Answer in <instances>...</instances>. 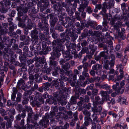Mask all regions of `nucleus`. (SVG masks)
Segmentation results:
<instances>
[{
    "mask_svg": "<svg viewBox=\"0 0 129 129\" xmlns=\"http://www.w3.org/2000/svg\"><path fill=\"white\" fill-rule=\"evenodd\" d=\"M110 62V65L111 67L113 66L115 63V58L114 55L113 54H111L110 56L108 57Z\"/></svg>",
    "mask_w": 129,
    "mask_h": 129,
    "instance_id": "7",
    "label": "nucleus"
},
{
    "mask_svg": "<svg viewBox=\"0 0 129 129\" xmlns=\"http://www.w3.org/2000/svg\"><path fill=\"white\" fill-rule=\"evenodd\" d=\"M108 47L107 46L104 45L103 47V50L104 51H106L105 52L108 54H109Z\"/></svg>",
    "mask_w": 129,
    "mask_h": 129,
    "instance_id": "47",
    "label": "nucleus"
},
{
    "mask_svg": "<svg viewBox=\"0 0 129 129\" xmlns=\"http://www.w3.org/2000/svg\"><path fill=\"white\" fill-rule=\"evenodd\" d=\"M2 65L3 62L1 61H0V71L4 72V70H5L6 69H7V68L6 67H4L2 66Z\"/></svg>",
    "mask_w": 129,
    "mask_h": 129,
    "instance_id": "32",
    "label": "nucleus"
},
{
    "mask_svg": "<svg viewBox=\"0 0 129 129\" xmlns=\"http://www.w3.org/2000/svg\"><path fill=\"white\" fill-rule=\"evenodd\" d=\"M38 33L37 30L35 29L31 31V36H35V35H37Z\"/></svg>",
    "mask_w": 129,
    "mask_h": 129,
    "instance_id": "34",
    "label": "nucleus"
},
{
    "mask_svg": "<svg viewBox=\"0 0 129 129\" xmlns=\"http://www.w3.org/2000/svg\"><path fill=\"white\" fill-rule=\"evenodd\" d=\"M127 56L125 55L124 57L122 60V62L124 66L126 63L127 60Z\"/></svg>",
    "mask_w": 129,
    "mask_h": 129,
    "instance_id": "37",
    "label": "nucleus"
},
{
    "mask_svg": "<svg viewBox=\"0 0 129 129\" xmlns=\"http://www.w3.org/2000/svg\"><path fill=\"white\" fill-rule=\"evenodd\" d=\"M124 112L122 110H121L119 113L118 117H119L120 118V117L124 115Z\"/></svg>",
    "mask_w": 129,
    "mask_h": 129,
    "instance_id": "56",
    "label": "nucleus"
},
{
    "mask_svg": "<svg viewBox=\"0 0 129 129\" xmlns=\"http://www.w3.org/2000/svg\"><path fill=\"white\" fill-rule=\"evenodd\" d=\"M119 36L121 39L123 40L125 39L126 37V36L125 34H119Z\"/></svg>",
    "mask_w": 129,
    "mask_h": 129,
    "instance_id": "49",
    "label": "nucleus"
},
{
    "mask_svg": "<svg viewBox=\"0 0 129 129\" xmlns=\"http://www.w3.org/2000/svg\"><path fill=\"white\" fill-rule=\"evenodd\" d=\"M25 83V81L22 79H21L19 80L17 83V86L18 87H19L21 85H23Z\"/></svg>",
    "mask_w": 129,
    "mask_h": 129,
    "instance_id": "30",
    "label": "nucleus"
},
{
    "mask_svg": "<svg viewBox=\"0 0 129 129\" xmlns=\"http://www.w3.org/2000/svg\"><path fill=\"white\" fill-rule=\"evenodd\" d=\"M96 128L97 129H101V126L99 124L95 122H91V129H95Z\"/></svg>",
    "mask_w": 129,
    "mask_h": 129,
    "instance_id": "12",
    "label": "nucleus"
},
{
    "mask_svg": "<svg viewBox=\"0 0 129 129\" xmlns=\"http://www.w3.org/2000/svg\"><path fill=\"white\" fill-rule=\"evenodd\" d=\"M122 56V55L121 53V52H117L116 53V56L117 58H121Z\"/></svg>",
    "mask_w": 129,
    "mask_h": 129,
    "instance_id": "46",
    "label": "nucleus"
},
{
    "mask_svg": "<svg viewBox=\"0 0 129 129\" xmlns=\"http://www.w3.org/2000/svg\"><path fill=\"white\" fill-rule=\"evenodd\" d=\"M112 116L115 118V120L116 121H118L119 119V118L118 117L116 113H113Z\"/></svg>",
    "mask_w": 129,
    "mask_h": 129,
    "instance_id": "48",
    "label": "nucleus"
},
{
    "mask_svg": "<svg viewBox=\"0 0 129 129\" xmlns=\"http://www.w3.org/2000/svg\"><path fill=\"white\" fill-rule=\"evenodd\" d=\"M103 4L102 5H101V4H98L96 5V8L99 10H100L102 8V11H103L104 13H106V12H104L103 10Z\"/></svg>",
    "mask_w": 129,
    "mask_h": 129,
    "instance_id": "35",
    "label": "nucleus"
},
{
    "mask_svg": "<svg viewBox=\"0 0 129 129\" xmlns=\"http://www.w3.org/2000/svg\"><path fill=\"white\" fill-rule=\"evenodd\" d=\"M71 56L70 55V52L69 51H66L63 55L64 57L66 58H68Z\"/></svg>",
    "mask_w": 129,
    "mask_h": 129,
    "instance_id": "39",
    "label": "nucleus"
},
{
    "mask_svg": "<svg viewBox=\"0 0 129 129\" xmlns=\"http://www.w3.org/2000/svg\"><path fill=\"white\" fill-rule=\"evenodd\" d=\"M32 38V42L33 45H36L38 43L39 38L38 35L31 36Z\"/></svg>",
    "mask_w": 129,
    "mask_h": 129,
    "instance_id": "13",
    "label": "nucleus"
},
{
    "mask_svg": "<svg viewBox=\"0 0 129 129\" xmlns=\"http://www.w3.org/2000/svg\"><path fill=\"white\" fill-rule=\"evenodd\" d=\"M117 67L118 69H119V71L120 72V74L117 76L123 77V67L122 64L120 63L119 64H118L117 66Z\"/></svg>",
    "mask_w": 129,
    "mask_h": 129,
    "instance_id": "11",
    "label": "nucleus"
},
{
    "mask_svg": "<svg viewBox=\"0 0 129 129\" xmlns=\"http://www.w3.org/2000/svg\"><path fill=\"white\" fill-rule=\"evenodd\" d=\"M86 7L84 5H80V7L78 8L79 11L80 12H82L84 11V9Z\"/></svg>",
    "mask_w": 129,
    "mask_h": 129,
    "instance_id": "38",
    "label": "nucleus"
},
{
    "mask_svg": "<svg viewBox=\"0 0 129 129\" xmlns=\"http://www.w3.org/2000/svg\"><path fill=\"white\" fill-rule=\"evenodd\" d=\"M47 101L48 103L50 104H55L56 102V101H54L53 98H52L47 100Z\"/></svg>",
    "mask_w": 129,
    "mask_h": 129,
    "instance_id": "31",
    "label": "nucleus"
},
{
    "mask_svg": "<svg viewBox=\"0 0 129 129\" xmlns=\"http://www.w3.org/2000/svg\"><path fill=\"white\" fill-rule=\"evenodd\" d=\"M60 76H61V78L60 79L61 81V80H64L65 81H66L68 80V78L64 76H63L62 75H60Z\"/></svg>",
    "mask_w": 129,
    "mask_h": 129,
    "instance_id": "61",
    "label": "nucleus"
},
{
    "mask_svg": "<svg viewBox=\"0 0 129 129\" xmlns=\"http://www.w3.org/2000/svg\"><path fill=\"white\" fill-rule=\"evenodd\" d=\"M74 120V121H77L78 120V112H76L73 114Z\"/></svg>",
    "mask_w": 129,
    "mask_h": 129,
    "instance_id": "52",
    "label": "nucleus"
},
{
    "mask_svg": "<svg viewBox=\"0 0 129 129\" xmlns=\"http://www.w3.org/2000/svg\"><path fill=\"white\" fill-rule=\"evenodd\" d=\"M61 80L60 79H57L56 80H54L52 81L53 84L56 87H58L59 86Z\"/></svg>",
    "mask_w": 129,
    "mask_h": 129,
    "instance_id": "19",
    "label": "nucleus"
},
{
    "mask_svg": "<svg viewBox=\"0 0 129 129\" xmlns=\"http://www.w3.org/2000/svg\"><path fill=\"white\" fill-rule=\"evenodd\" d=\"M50 64L53 66H55L57 64V62L56 61H53L52 60H51L50 61Z\"/></svg>",
    "mask_w": 129,
    "mask_h": 129,
    "instance_id": "62",
    "label": "nucleus"
},
{
    "mask_svg": "<svg viewBox=\"0 0 129 129\" xmlns=\"http://www.w3.org/2000/svg\"><path fill=\"white\" fill-rule=\"evenodd\" d=\"M4 57L6 61H9L11 57L9 55L5 54L4 55Z\"/></svg>",
    "mask_w": 129,
    "mask_h": 129,
    "instance_id": "41",
    "label": "nucleus"
},
{
    "mask_svg": "<svg viewBox=\"0 0 129 129\" xmlns=\"http://www.w3.org/2000/svg\"><path fill=\"white\" fill-rule=\"evenodd\" d=\"M53 55L55 56V58H58L60 55V54L59 52H57V49L55 47H53Z\"/></svg>",
    "mask_w": 129,
    "mask_h": 129,
    "instance_id": "15",
    "label": "nucleus"
},
{
    "mask_svg": "<svg viewBox=\"0 0 129 129\" xmlns=\"http://www.w3.org/2000/svg\"><path fill=\"white\" fill-rule=\"evenodd\" d=\"M17 25L16 24L10 26L9 27V34H10V33H12L14 31V29L16 28Z\"/></svg>",
    "mask_w": 129,
    "mask_h": 129,
    "instance_id": "22",
    "label": "nucleus"
},
{
    "mask_svg": "<svg viewBox=\"0 0 129 129\" xmlns=\"http://www.w3.org/2000/svg\"><path fill=\"white\" fill-rule=\"evenodd\" d=\"M98 89H97L95 88L93 90L92 93L94 95H96L98 93Z\"/></svg>",
    "mask_w": 129,
    "mask_h": 129,
    "instance_id": "50",
    "label": "nucleus"
},
{
    "mask_svg": "<svg viewBox=\"0 0 129 129\" xmlns=\"http://www.w3.org/2000/svg\"><path fill=\"white\" fill-rule=\"evenodd\" d=\"M110 88V86L107 84H104L102 85L101 88L105 89L107 90Z\"/></svg>",
    "mask_w": 129,
    "mask_h": 129,
    "instance_id": "33",
    "label": "nucleus"
},
{
    "mask_svg": "<svg viewBox=\"0 0 129 129\" xmlns=\"http://www.w3.org/2000/svg\"><path fill=\"white\" fill-rule=\"evenodd\" d=\"M88 71H84L82 72V74L85 78H88L89 77V74L87 73Z\"/></svg>",
    "mask_w": 129,
    "mask_h": 129,
    "instance_id": "45",
    "label": "nucleus"
},
{
    "mask_svg": "<svg viewBox=\"0 0 129 129\" xmlns=\"http://www.w3.org/2000/svg\"><path fill=\"white\" fill-rule=\"evenodd\" d=\"M32 71V70H30V71L29 72V79L30 81V84H32L33 83V82L34 80V75L32 74H30V72H31Z\"/></svg>",
    "mask_w": 129,
    "mask_h": 129,
    "instance_id": "24",
    "label": "nucleus"
},
{
    "mask_svg": "<svg viewBox=\"0 0 129 129\" xmlns=\"http://www.w3.org/2000/svg\"><path fill=\"white\" fill-rule=\"evenodd\" d=\"M88 24L92 28L94 29H95V27L97 25L96 23L92 21H89L88 22Z\"/></svg>",
    "mask_w": 129,
    "mask_h": 129,
    "instance_id": "23",
    "label": "nucleus"
},
{
    "mask_svg": "<svg viewBox=\"0 0 129 129\" xmlns=\"http://www.w3.org/2000/svg\"><path fill=\"white\" fill-rule=\"evenodd\" d=\"M102 109L101 106H99L98 107H94L92 109V111L94 113V114L98 113L100 114Z\"/></svg>",
    "mask_w": 129,
    "mask_h": 129,
    "instance_id": "9",
    "label": "nucleus"
},
{
    "mask_svg": "<svg viewBox=\"0 0 129 129\" xmlns=\"http://www.w3.org/2000/svg\"><path fill=\"white\" fill-rule=\"evenodd\" d=\"M105 53L106 52L104 51L101 52L100 53L99 55L101 56V57H104V59H106L108 58V56L105 55Z\"/></svg>",
    "mask_w": 129,
    "mask_h": 129,
    "instance_id": "26",
    "label": "nucleus"
},
{
    "mask_svg": "<svg viewBox=\"0 0 129 129\" xmlns=\"http://www.w3.org/2000/svg\"><path fill=\"white\" fill-rule=\"evenodd\" d=\"M79 79L80 80H85V77L83 75H80L79 76Z\"/></svg>",
    "mask_w": 129,
    "mask_h": 129,
    "instance_id": "60",
    "label": "nucleus"
},
{
    "mask_svg": "<svg viewBox=\"0 0 129 129\" xmlns=\"http://www.w3.org/2000/svg\"><path fill=\"white\" fill-rule=\"evenodd\" d=\"M100 94L103 97L106 98H107L108 97H109V95L107 93L106 91H104L103 90H101L100 92Z\"/></svg>",
    "mask_w": 129,
    "mask_h": 129,
    "instance_id": "18",
    "label": "nucleus"
},
{
    "mask_svg": "<svg viewBox=\"0 0 129 129\" xmlns=\"http://www.w3.org/2000/svg\"><path fill=\"white\" fill-rule=\"evenodd\" d=\"M62 67L65 70H67L69 69L70 65L69 63H66L63 65Z\"/></svg>",
    "mask_w": 129,
    "mask_h": 129,
    "instance_id": "29",
    "label": "nucleus"
},
{
    "mask_svg": "<svg viewBox=\"0 0 129 129\" xmlns=\"http://www.w3.org/2000/svg\"><path fill=\"white\" fill-rule=\"evenodd\" d=\"M124 19L125 20H127L128 18L126 16L123 15V16H119L117 15H116L112 18L110 22V25H113L115 21L117 20H120L121 19Z\"/></svg>",
    "mask_w": 129,
    "mask_h": 129,
    "instance_id": "3",
    "label": "nucleus"
},
{
    "mask_svg": "<svg viewBox=\"0 0 129 129\" xmlns=\"http://www.w3.org/2000/svg\"><path fill=\"white\" fill-rule=\"evenodd\" d=\"M123 77L117 76L115 79L113 80V81L115 83L112 86L113 89L118 93H122L124 91L123 87L125 84V80H122L119 83V81L123 78Z\"/></svg>",
    "mask_w": 129,
    "mask_h": 129,
    "instance_id": "1",
    "label": "nucleus"
},
{
    "mask_svg": "<svg viewBox=\"0 0 129 129\" xmlns=\"http://www.w3.org/2000/svg\"><path fill=\"white\" fill-rule=\"evenodd\" d=\"M25 107L27 111L28 112H32L31 108L30 107H28L27 106H25Z\"/></svg>",
    "mask_w": 129,
    "mask_h": 129,
    "instance_id": "51",
    "label": "nucleus"
},
{
    "mask_svg": "<svg viewBox=\"0 0 129 129\" xmlns=\"http://www.w3.org/2000/svg\"><path fill=\"white\" fill-rule=\"evenodd\" d=\"M95 70L93 69L91 70L89 72L90 75L92 76H95V73H96V71H95Z\"/></svg>",
    "mask_w": 129,
    "mask_h": 129,
    "instance_id": "53",
    "label": "nucleus"
},
{
    "mask_svg": "<svg viewBox=\"0 0 129 129\" xmlns=\"http://www.w3.org/2000/svg\"><path fill=\"white\" fill-rule=\"evenodd\" d=\"M81 44L82 46L83 47L87 45V43L86 41L85 40H84L81 43Z\"/></svg>",
    "mask_w": 129,
    "mask_h": 129,
    "instance_id": "58",
    "label": "nucleus"
},
{
    "mask_svg": "<svg viewBox=\"0 0 129 129\" xmlns=\"http://www.w3.org/2000/svg\"><path fill=\"white\" fill-rule=\"evenodd\" d=\"M38 25L42 30L44 29L47 26V24H45L42 22L39 23Z\"/></svg>",
    "mask_w": 129,
    "mask_h": 129,
    "instance_id": "16",
    "label": "nucleus"
},
{
    "mask_svg": "<svg viewBox=\"0 0 129 129\" xmlns=\"http://www.w3.org/2000/svg\"><path fill=\"white\" fill-rule=\"evenodd\" d=\"M88 66V63H85L83 64V67L84 69V71H88V69L87 68Z\"/></svg>",
    "mask_w": 129,
    "mask_h": 129,
    "instance_id": "43",
    "label": "nucleus"
},
{
    "mask_svg": "<svg viewBox=\"0 0 129 129\" xmlns=\"http://www.w3.org/2000/svg\"><path fill=\"white\" fill-rule=\"evenodd\" d=\"M89 47V48L93 52H94V51L96 49V47L92 45H90Z\"/></svg>",
    "mask_w": 129,
    "mask_h": 129,
    "instance_id": "40",
    "label": "nucleus"
},
{
    "mask_svg": "<svg viewBox=\"0 0 129 129\" xmlns=\"http://www.w3.org/2000/svg\"><path fill=\"white\" fill-rule=\"evenodd\" d=\"M109 104L113 105L115 103V101L114 99H112L111 98H108L106 99Z\"/></svg>",
    "mask_w": 129,
    "mask_h": 129,
    "instance_id": "21",
    "label": "nucleus"
},
{
    "mask_svg": "<svg viewBox=\"0 0 129 129\" xmlns=\"http://www.w3.org/2000/svg\"><path fill=\"white\" fill-rule=\"evenodd\" d=\"M120 20H117V22L115 23V21L113 25H114V27L115 28L117 29L121 27L122 26V23L120 22Z\"/></svg>",
    "mask_w": 129,
    "mask_h": 129,
    "instance_id": "14",
    "label": "nucleus"
},
{
    "mask_svg": "<svg viewBox=\"0 0 129 129\" xmlns=\"http://www.w3.org/2000/svg\"><path fill=\"white\" fill-rule=\"evenodd\" d=\"M104 38V39L106 40L105 41V42L108 43L109 44H111V40L112 39V38L110 36L109 33H107L105 35Z\"/></svg>",
    "mask_w": 129,
    "mask_h": 129,
    "instance_id": "6",
    "label": "nucleus"
},
{
    "mask_svg": "<svg viewBox=\"0 0 129 129\" xmlns=\"http://www.w3.org/2000/svg\"><path fill=\"white\" fill-rule=\"evenodd\" d=\"M83 113L85 115L84 118H91L90 117L91 114L89 112L85 110L83 111Z\"/></svg>",
    "mask_w": 129,
    "mask_h": 129,
    "instance_id": "17",
    "label": "nucleus"
},
{
    "mask_svg": "<svg viewBox=\"0 0 129 129\" xmlns=\"http://www.w3.org/2000/svg\"><path fill=\"white\" fill-rule=\"evenodd\" d=\"M75 46V45L74 44H70L69 45L67 46L68 49H71V48H74V47Z\"/></svg>",
    "mask_w": 129,
    "mask_h": 129,
    "instance_id": "55",
    "label": "nucleus"
},
{
    "mask_svg": "<svg viewBox=\"0 0 129 129\" xmlns=\"http://www.w3.org/2000/svg\"><path fill=\"white\" fill-rule=\"evenodd\" d=\"M49 116L47 114H46L45 115L43 116L42 119L40 122L39 124L40 125L44 126L45 127H46V125L48 124L49 121L48 119L49 118Z\"/></svg>",
    "mask_w": 129,
    "mask_h": 129,
    "instance_id": "4",
    "label": "nucleus"
},
{
    "mask_svg": "<svg viewBox=\"0 0 129 129\" xmlns=\"http://www.w3.org/2000/svg\"><path fill=\"white\" fill-rule=\"evenodd\" d=\"M107 114V112L105 111H104L101 114V118H103L105 117Z\"/></svg>",
    "mask_w": 129,
    "mask_h": 129,
    "instance_id": "54",
    "label": "nucleus"
},
{
    "mask_svg": "<svg viewBox=\"0 0 129 129\" xmlns=\"http://www.w3.org/2000/svg\"><path fill=\"white\" fill-rule=\"evenodd\" d=\"M65 108L63 107H59V110L61 112L60 113L61 114L62 113L64 112L65 111Z\"/></svg>",
    "mask_w": 129,
    "mask_h": 129,
    "instance_id": "57",
    "label": "nucleus"
},
{
    "mask_svg": "<svg viewBox=\"0 0 129 129\" xmlns=\"http://www.w3.org/2000/svg\"><path fill=\"white\" fill-rule=\"evenodd\" d=\"M32 93L31 91L30 90H28L25 92V94L26 95H30Z\"/></svg>",
    "mask_w": 129,
    "mask_h": 129,
    "instance_id": "64",
    "label": "nucleus"
},
{
    "mask_svg": "<svg viewBox=\"0 0 129 129\" xmlns=\"http://www.w3.org/2000/svg\"><path fill=\"white\" fill-rule=\"evenodd\" d=\"M93 11L92 8L89 6H87L86 8V11L89 14L91 13Z\"/></svg>",
    "mask_w": 129,
    "mask_h": 129,
    "instance_id": "42",
    "label": "nucleus"
},
{
    "mask_svg": "<svg viewBox=\"0 0 129 129\" xmlns=\"http://www.w3.org/2000/svg\"><path fill=\"white\" fill-rule=\"evenodd\" d=\"M85 122L84 123V125L87 126L90 124V123L92 121L91 118H84Z\"/></svg>",
    "mask_w": 129,
    "mask_h": 129,
    "instance_id": "20",
    "label": "nucleus"
},
{
    "mask_svg": "<svg viewBox=\"0 0 129 129\" xmlns=\"http://www.w3.org/2000/svg\"><path fill=\"white\" fill-rule=\"evenodd\" d=\"M65 41V40L64 39H57L56 40H53L52 43V45L53 46L56 45L61 46L62 44V43L64 42Z\"/></svg>",
    "mask_w": 129,
    "mask_h": 129,
    "instance_id": "5",
    "label": "nucleus"
},
{
    "mask_svg": "<svg viewBox=\"0 0 129 129\" xmlns=\"http://www.w3.org/2000/svg\"><path fill=\"white\" fill-rule=\"evenodd\" d=\"M81 52L82 53H88V48L85 47L83 48Z\"/></svg>",
    "mask_w": 129,
    "mask_h": 129,
    "instance_id": "36",
    "label": "nucleus"
},
{
    "mask_svg": "<svg viewBox=\"0 0 129 129\" xmlns=\"http://www.w3.org/2000/svg\"><path fill=\"white\" fill-rule=\"evenodd\" d=\"M115 4L114 0H110L109 2L107 4L106 2L103 3V10L104 12H106V9H108L111 8Z\"/></svg>",
    "mask_w": 129,
    "mask_h": 129,
    "instance_id": "2",
    "label": "nucleus"
},
{
    "mask_svg": "<svg viewBox=\"0 0 129 129\" xmlns=\"http://www.w3.org/2000/svg\"><path fill=\"white\" fill-rule=\"evenodd\" d=\"M92 117H93L92 120V122H96L97 123L98 121V117L95 114H93L92 116Z\"/></svg>",
    "mask_w": 129,
    "mask_h": 129,
    "instance_id": "27",
    "label": "nucleus"
},
{
    "mask_svg": "<svg viewBox=\"0 0 129 129\" xmlns=\"http://www.w3.org/2000/svg\"><path fill=\"white\" fill-rule=\"evenodd\" d=\"M94 87V85L93 84H91L89 86H88L86 88V89L87 90H89V89L91 90H93Z\"/></svg>",
    "mask_w": 129,
    "mask_h": 129,
    "instance_id": "44",
    "label": "nucleus"
},
{
    "mask_svg": "<svg viewBox=\"0 0 129 129\" xmlns=\"http://www.w3.org/2000/svg\"><path fill=\"white\" fill-rule=\"evenodd\" d=\"M87 82L88 80H86L85 81H84L83 82L80 83V84L82 86L84 87L87 84Z\"/></svg>",
    "mask_w": 129,
    "mask_h": 129,
    "instance_id": "63",
    "label": "nucleus"
},
{
    "mask_svg": "<svg viewBox=\"0 0 129 129\" xmlns=\"http://www.w3.org/2000/svg\"><path fill=\"white\" fill-rule=\"evenodd\" d=\"M102 68V66L100 64H97L92 67V69L96 71V73H98L97 71L100 70Z\"/></svg>",
    "mask_w": 129,
    "mask_h": 129,
    "instance_id": "10",
    "label": "nucleus"
},
{
    "mask_svg": "<svg viewBox=\"0 0 129 129\" xmlns=\"http://www.w3.org/2000/svg\"><path fill=\"white\" fill-rule=\"evenodd\" d=\"M49 96V95L47 92H45L42 95V97L44 99H46L48 98Z\"/></svg>",
    "mask_w": 129,
    "mask_h": 129,
    "instance_id": "59",
    "label": "nucleus"
},
{
    "mask_svg": "<svg viewBox=\"0 0 129 129\" xmlns=\"http://www.w3.org/2000/svg\"><path fill=\"white\" fill-rule=\"evenodd\" d=\"M100 100V98L98 96H96L95 97V101L93 102V105L94 106H95L98 104H103L104 102L102 100L99 102H98Z\"/></svg>",
    "mask_w": 129,
    "mask_h": 129,
    "instance_id": "8",
    "label": "nucleus"
},
{
    "mask_svg": "<svg viewBox=\"0 0 129 129\" xmlns=\"http://www.w3.org/2000/svg\"><path fill=\"white\" fill-rule=\"evenodd\" d=\"M76 97L72 96L70 100V102L72 104H75L76 103Z\"/></svg>",
    "mask_w": 129,
    "mask_h": 129,
    "instance_id": "28",
    "label": "nucleus"
},
{
    "mask_svg": "<svg viewBox=\"0 0 129 129\" xmlns=\"http://www.w3.org/2000/svg\"><path fill=\"white\" fill-rule=\"evenodd\" d=\"M39 37L41 41L44 40L45 41H47V39L45 38V35L42 33H40Z\"/></svg>",
    "mask_w": 129,
    "mask_h": 129,
    "instance_id": "25",
    "label": "nucleus"
}]
</instances>
